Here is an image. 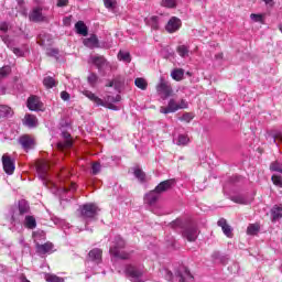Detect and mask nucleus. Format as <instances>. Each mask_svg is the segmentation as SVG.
I'll list each match as a JSON object with an SVG mask.
<instances>
[{"label": "nucleus", "instance_id": "6e6552de", "mask_svg": "<svg viewBox=\"0 0 282 282\" xmlns=\"http://www.w3.org/2000/svg\"><path fill=\"white\" fill-rule=\"evenodd\" d=\"M82 215L86 219H94L98 215V206L96 204H86L82 207Z\"/></svg>", "mask_w": 282, "mask_h": 282}, {"label": "nucleus", "instance_id": "052dcab7", "mask_svg": "<svg viewBox=\"0 0 282 282\" xmlns=\"http://www.w3.org/2000/svg\"><path fill=\"white\" fill-rule=\"evenodd\" d=\"M2 41L6 43V45H8V47H10V44H8V37L2 36Z\"/></svg>", "mask_w": 282, "mask_h": 282}, {"label": "nucleus", "instance_id": "0e129e2a", "mask_svg": "<svg viewBox=\"0 0 282 282\" xmlns=\"http://www.w3.org/2000/svg\"><path fill=\"white\" fill-rule=\"evenodd\" d=\"M262 1H264V3H272V1H274V0H262Z\"/></svg>", "mask_w": 282, "mask_h": 282}, {"label": "nucleus", "instance_id": "4be33fe9", "mask_svg": "<svg viewBox=\"0 0 282 282\" xmlns=\"http://www.w3.org/2000/svg\"><path fill=\"white\" fill-rule=\"evenodd\" d=\"M282 218V204L274 205L271 209L272 221H279Z\"/></svg>", "mask_w": 282, "mask_h": 282}, {"label": "nucleus", "instance_id": "72a5a7b5", "mask_svg": "<svg viewBox=\"0 0 282 282\" xmlns=\"http://www.w3.org/2000/svg\"><path fill=\"white\" fill-rule=\"evenodd\" d=\"M176 52L181 56V58H186V56H188V52H191V50L186 45H180V46H177Z\"/></svg>", "mask_w": 282, "mask_h": 282}, {"label": "nucleus", "instance_id": "c756f323", "mask_svg": "<svg viewBox=\"0 0 282 282\" xmlns=\"http://www.w3.org/2000/svg\"><path fill=\"white\" fill-rule=\"evenodd\" d=\"M18 208L20 215H26V213H30V204H28L25 199L19 202Z\"/></svg>", "mask_w": 282, "mask_h": 282}, {"label": "nucleus", "instance_id": "473e14b6", "mask_svg": "<svg viewBox=\"0 0 282 282\" xmlns=\"http://www.w3.org/2000/svg\"><path fill=\"white\" fill-rule=\"evenodd\" d=\"M161 7L170 10L177 8V0H161Z\"/></svg>", "mask_w": 282, "mask_h": 282}, {"label": "nucleus", "instance_id": "e2e57ef3", "mask_svg": "<svg viewBox=\"0 0 282 282\" xmlns=\"http://www.w3.org/2000/svg\"><path fill=\"white\" fill-rule=\"evenodd\" d=\"M64 23H65V25H67V23H69V18H65Z\"/></svg>", "mask_w": 282, "mask_h": 282}, {"label": "nucleus", "instance_id": "49530a36", "mask_svg": "<svg viewBox=\"0 0 282 282\" xmlns=\"http://www.w3.org/2000/svg\"><path fill=\"white\" fill-rule=\"evenodd\" d=\"M271 180H272L274 186H279L280 188H282V177H281V176H279V175H273V176L271 177Z\"/></svg>", "mask_w": 282, "mask_h": 282}, {"label": "nucleus", "instance_id": "ea45409f", "mask_svg": "<svg viewBox=\"0 0 282 282\" xmlns=\"http://www.w3.org/2000/svg\"><path fill=\"white\" fill-rule=\"evenodd\" d=\"M104 6L108 10H116V6H118V2L116 0H104Z\"/></svg>", "mask_w": 282, "mask_h": 282}, {"label": "nucleus", "instance_id": "aec40b11", "mask_svg": "<svg viewBox=\"0 0 282 282\" xmlns=\"http://www.w3.org/2000/svg\"><path fill=\"white\" fill-rule=\"evenodd\" d=\"M84 45L89 47V50H94L95 47H99L98 36L90 35V37L84 39Z\"/></svg>", "mask_w": 282, "mask_h": 282}, {"label": "nucleus", "instance_id": "c9c22d12", "mask_svg": "<svg viewBox=\"0 0 282 282\" xmlns=\"http://www.w3.org/2000/svg\"><path fill=\"white\" fill-rule=\"evenodd\" d=\"M12 72V68L10 66H3L0 68V82L3 80V78H8L10 76V73Z\"/></svg>", "mask_w": 282, "mask_h": 282}, {"label": "nucleus", "instance_id": "f03ea898", "mask_svg": "<svg viewBox=\"0 0 282 282\" xmlns=\"http://www.w3.org/2000/svg\"><path fill=\"white\" fill-rule=\"evenodd\" d=\"M126 246L127 242H124V239L120 236H116L112 246L109 249V253L111 257H115V259H122L123 261H127L128 259H131V253L122 251Z\"/></svg>", "mask_w": 282, "mask_h": 282}, {"label": "nucleus", "instance_id": "13d9d810", "mask_svg": "<svg viewBox=\"0 0 282 282\" xmlns=\"http://www.w3.org/2000/svg\"><path fill=\"white\" fill-rule=\"evenodd\" d=\"M46 35H40V45H45V39H43Z\"/></svg>", "mask_w": 282, "mask_h": 282}, {"label": "nucleus", "instance_id": "bf43d9fd", "mask_svg": "<svg viewBox=\"0 0 282 282\" xmlns=\"http://www.w3.org/2000/svg\"><path fill=\"white\" fill-rule=\"evenodd\" d=\"M20 280L21 282H31L24 274L21 275Z\"/></svg>", "mask_w": 282, "mask_h": 282}, {"label": "nucleus", "instance_id": "f8f14e48", "mask_svg": "<svg viewBox=\"0 0 282 282\" xmlns=\"http://www.w3.org/2000/svg\"><path fill=\"white\" fill-rule=\"evenodd\" d=\"M2 164H3V170L7 173V175H12V173H14V160H12V158H10V155L3 154Z\"/></svg>", "mask_w": 282, "mask_h": 282}, {"label": "nucleus", "instance_id": "3c124183", "mask_svg": "<svg viewBox=\"0 0 282 282\" xmlns=\"http://www.w3.org/2000/svg\"><path fill=\"white\" fill-rule=\"evenodd\" d=\"M58 8H65L69 6V0H57Z\"/></svg>", "mask_w": 282, "mask_h": 282}, {"label": "nucleus", "instance_id": "2eb2a0df", "mask_svg": "<svg viewBox=\"0 0 282 282\" xmlns=\"http://www.w3.org/2000/svg\"><path fill=\"white\" fill-rule=\"evenodd\" d=\"M126 273L131 276V279H140V276L144 274V270L129 264L126 267Z\"/></svg>", "mask_w": 282, "mask_h": 282}, {"label": "nucleus", "instance_id": "39448f33", "mask_svg": "<svg viewBox=\"0 0 282 282\" xmlns=\"http://www.w3.org/2000/svg\"><path fill=\"white\" fill-rule=\"evenodd\" d=\"M37 175L45 186L50 183V161L41 160L36 163Z\"/></svg>", "mask_w": 282, "mask_h": 282}, {"label": "nucleus", "instance_id": "bb28decb", "mask_svg": "<svg viewBox=\"0 0 282 282\" xmlns=\"http://www.w3.org/2000/svg\"><path fill=\"white\" fill-rule=\"evenodd\" d=\"M171 76L173 80H176L177 83H180V80H184V68H174L171 72Z\"/></svg>", "mask_w": 282, "mask_h": 282}, {"label": "nucleus", "instance_id": "e433bc0d", "mask_svg": "<svg viewBox=\"0 0 282 282\" xmlns=\"http://www.w3.org/2000/svg\"><path fill=\"white\" fill-rule=\"evenodd\" d=\"M191 142V138H188L186 134H180L177 139L178 147H186Z\"/></svg>", "mask_w": 282, "mask_h": 282}, {"label": "nucleus", "instance_id": "338daca9", "mask_svg": "<svg viewBox=\"0 0 282 282\" xmlns=\"http://www.w3.org/2000/svg\"><path fill=\"white\" fill-rule=\"evenodd\" d=\"M53 54H58V50H53Z\"/></svg>", "mask_w": 282, "mask_h": 282}, {"label": "nucleus", "instance_id": "58836bf2", "mask_svg": "<svg viewBox=\"0 0 282 282\" xmlns=\"http://www.w3.org/2000/svg\"><path fill=\"white\" fill-rule=\"evenodd\" d=\"M45 281L47 282H65V280L58 275L55 274H46Z\"/></svg>", "mask_w": 282, "mask_h": 282}, {"label": "nucleus", "instance_id": "864d4df0", "mask_svg": "<svg viewBox=\"0 0 282 282\" xmlns=\"http://www.w3.org/2000/svg\"><path fill=\"white\" fill-rule=\"evenodd\" d=\"M8 28L7 22L0 23V32H8Z\"/></svg>", "mask_w": 282, "mask_h": 282}, {"label": "nucleus", "instance_id": "6ab92c4d", "mask_svg": "<svg viewBox=\"0 0 282 282\" xmlns=\"http://www.w3.org/2000/svg\"><path fill=\"white\" fill-rule=\"evenodd\" d=\"M88 257L90 261H95V263H100V261H102V250L95 248L89 251Z\"/></svg>", "mask_w": 282, "mask_h": 282}, {"label": "nucleus", "instance_id": "4c0bfd02", "mask_svg": "<svg viewBox=\"0 0 282 282\" xmlns=\"http://www.w3.org/2000/svg\"><path fill=\"white\" fill-rule=\"evenodd\" d=\"M231 200L235 202V204H243V205L250 204V200H248L246 196H241V195L232 196Z\"/></svg>", "mask_w": 282, "mask_h": 282}, {"label": "nucleus", "instance_id": "5701e85b", "mask_svg": "<svg viewBox=\"0 0 282 282\" xmlns=\"http://www.w3.org/2000/svg\"><path fill=\"white\" fill-rule=\"evenodd\" d=\"M144 22L147 23V25H149L153 30H160V18L158 15L145 18Z\"/></svg>", "mask_w": 282, "mask_h": 282}, {"label": "nucleus", "instance_id": "9b49d317", "mask_svg": "<svg viewBox=\"0 0 282 282\" xmlns=\"http://www.w3.org/2000/svg\"><path fill=\"white\" fill-rule=\"evenodd\" d=\"M199 235V230L195 226H188L183 230V237L187 239V241H196Z\"/></svg>", "mask_w": 282, "mask_h": 282}, {"label": "nucleus", "instance_id": "9d476101", "mask_svg": "<svg viewBox=\"0 0 282 282\" xmlns=\"http://www.w3.org/2000/svg\"><path fill=\"white\" fill-rule=\"evenodd\" d=\"M19 144H21L24 151H30V149H34V145L36 144V142L34 141L32 135L24 134L19 138Z\"/></svg>", "mask_w": 282, "mask_h": 282}, {"label": "nucleus", "instance_id": "c03bdc74", "mask_svg": "<svg viewBox=\"0 0 282 282\" xmlns=\"http://www.w3.org/2000/svg\"><path fill=\"white\" fill-rule=\"evenodd\" d=\"M70 175H72V174L67 171V169H63V170H61V172H59V174H58V178H59L61 181H63V180H69Z\"/></svg>", "mask_w": 282, "mask_h": 282}, {"label": "nucleus", "instance_id": "0eeeda50", "mask_svg": "<svg viewBox=\"0 0 282 282\" xmlns=\"http://www.w3.org/2000/svg\"><path fill=\"white\" fill-rule=\"evenodd\" d=\"M62 135L64 140L57 143V149L64 153V155H67V151H70L72 147H74V140L72 139V134H69V132H63Z\"/></svg>", "mask_w": 282, "mask_h": 282}, {"label": "nucleus", "instance_id": "c85d7f7f", "mask_svg": "<svg viewBox=\"0 0 282 282\" xmlns=\"http://www.w3.org/2000/svg\"><path fill=\"white\" fill-rule=\"evenodd\" d=\"M37 122L39 120L36 119V116L25 115L24 124H26V127H36Z\"/></svg>", "mask_w": 282, "mask_h": 282}, {"label": "nucleus", "instance_id": "de8ad7c7", "mask_svg": "<svg viewBox=\"0 0 282 282\" xmlns=\"http://www.w3.org/2000/svg\"><path fill=\"white\" fill-rule=\"evenodd\" d=\"M100 169H101L100 163L98 162L93 163L91 165L93 175H98V173H100Z\"/></svg>", "mask_w": 282, "mask_h": 282}, {"label": "nucleus", "instance_id": "680f3d73", "mask_svg": "<svg viewBox=\"0 0 282 282\" xmlns=\"http://www.w3.org/2000/svg\"><path fill=\"white\" fill-rule=\"evenodd\" d=\"M19 6H24L25 2L23 0H18Z\"/></svg>", "mask_w": 282, "mask_h": 282}, {"label": "nucleus", "instance_id": "f257e3e1", "mask_svg": "<svg viewBox=\"0 0 282 282\" xmlns=\"http://www.w3.org/2000/svg\"><path fill=\"white\" fill-rule=\"evenodd\" d=\"M84 96L86 98H89L91 102L97 105V107H106V109H112V111H118V108L113 102H120L122 97L120 95H116L115 97L111 95H108L105 97V99H101L100 97L96 96V94L91 93V90H85Z\"/></svg>", "mask_w": 282, "mask_h": 282}, {"label": "nucleus", "instance_id": "5fc2aeb1", "mask_svg": "<svg viewBox=\"0 0 282 282\" xmlns=\"http://www.w3.org/2000/svg\"><path fill=\"white\" fill-rule=\"evenodd\" d=\"M13 54H15V56H23V51L20 48H13Z\"/></svg>", "mask_w": 282, "mask_h": 282}, {"label": "nucleus", "instance_id": "1a4fd4ad", "mask_svg": "<svg viewBox=\"0 0 282 282\" xmlns=\"http://www.w3.org/2000/svg\"><path fill=\"white\" fill-rule=\"evenodd\" d=\"M181 28H182V20H180V18H177V17H172L169 20V22L165 26V30L170 34H173L174 32H177V30H180Z\"/></svg>", "mask_w": 282, "mask_h": 282}, {"label": "nucleus", "instance_id": "603ef678", "mask_svg": "<svg viewBox=\"0 0 282 282\" xmlns=\"http://www.w3.org/2000/svg\"><path fill=\"white\" fill-rule=\"evenodd\" d=\"M61 98H62V100H69V98H70V96H69V93H67V91H62L61 93Z\"/></svg>", "mask_w": 282, "mask_h": 282}, {"label": "nucleus", "instance_id": "393cba45", "mask_svg": "<svg viewBox=\"0 0 282 282\" xmlns=\"http://www.w3.org/2000/svg\"><path fill=\"white\" fill-rule=\"evenodd\" d=\"M260 230H261V225L259 223L250 224L247 227V235L254 237V235H259Z\"/></svg>", "mask_w": 282, "mask_h": 282}, {"label": "nucleus", "instance_id": "09e8293b", "mask_svg": "<svg viewBox=\"0 0 282 282\" xmlns=\"http://www.w3.org/2000/svg\"><path fill=\"white\" fill-rule=\"evenodd\" d=\"M193 113L191 112H185L182 117L181 120H183L184 122H191V120H193Z\"/></svg>", "mask_w": 282, "mask_h": 282}, {"label": "nucleus", "instance_id": "f704fd0d", "mask_svg": "<svg viewBox=\"0 0 282 282\" xmlns=\"http://www.w3.org/2000/svg\"><path fill=\"white\" fill-rule=\"evenodd\" d=\"M119 61H122L123 63H131V54L129 52L120 51L118 53Z\"/></svg>", "mask_w": 282, "mask_h": 282}, {"label": "nucleus", "instance_id": "a211bd4d", "mask_svg": "<svg viewBox=\"0 0 282 282\" xmlns=\"http://www.w3.org/2000/svg\"><path fill=\"white\" fill-rule=\"evenodd\" d=\"M36 250L39 254H47L54 250V245L52 242H46L44 245L36 243Z\"/></svg>", "mask_w": 282, "mask_h": 282}, {"label": "nucleus", "instance_id": "412c9836", "mask_svg": "<svg viewBox=\"0 0 282 282\" xmlns=\"http://www.w3.org/2000/svg\"><path fill=\"white\" fill-rule=\"evenodd\" d=\"M158 199H160V194L155 189L147 194L144 197L145 204H149L150 206H153Z\"/></svg>", "mask_w": 282, "mask_h": 282}, {"label": "nucleus", "instance_id": "7ed1b4c3", "mask_svg": "<svg viewBox=\"0 0 282 282\" xmlns=\"http://www.w3.org/2000/svg\"><path fill=\"white\" fill-rule=\"evenodd\" d=\"M180 109H188V101L186 99H181L180 101L174 98L170 99L167 107L161 106V113H175V111H180Z\"/></svg>", "mask_w": 282, "mask_h": 282}, {"label": "nucleus", "instance_id": "f3484780", "mask_svg": "<svg viewBox=\"0 0 282 282\" xmlns=\"http://www.w3.org/2000/svg\"><path fill=\"white\" fill-rule=\"evenodd\" d=\"M173 184H175V180L163 181L155 187L154 191L160 195V193H165V191H169Z\"/></svg>", "mask_w": 282, "mask_h": 282}, {"label": "nucleus", "instance_id": "a878e982", "mask_svg": "<svg viewBox=\"0 0 282 282\" xmlns=\"http://www.w3.org/2000/svg\"><path fill=\"white\" fill-rule=\"evenodd\" d=\"M14 115V111H12V108L10 106L0 105V118H10Z\"/></svg>", "mask_w": 282, "mask_h": 282}, {"label": "nucleus", "instance_id": "7c9ffc66", "mask_svg": "<svg viewBox=\"0 0 282 282\" xmlns=\"http://www.w3.org/2000/svg\"><path fill=\"white\" fill-rule=\"evenodd\" d=\"M134 85L135 87H138V89H141L142 91H145L147 87H149V83H147V79L142 77L135 78Z\"/></svg>", "mask_w": 282, "mask_h": 282}, {"label": "nucleus", "instance_id": "2f4dec72", "mask_svg": "<svg viewBox=\"0 0 282 282\" xmlns=\"http://www.w3.org/2000/svg\"><path fill=\"white\" fill-rule=\"evenodd\" d=\"M43 85L44 87H46V89H52L53 87H56V85H58V82H56V79H54L53 77H45L43 79Z\"/></svg>", "mask_w": 282, "mask_h": 282}, {"label": "nucleus", "instance_id": "69168bd1", "mask_svg": "<svg viewBox=\"0 0 282 282\" xmlns=\"http://www.w3.org/2000/svg\"><path fill=\"white\" fill-rule=\"evenodd\" d=\"M22 14H28V10L24 9V10L22 11Z\"/></svg>", "mask_w": 282, "mask_h": 282}, {"label": "nucleus", "instance_id": "4468645a", "mask_svg": "<svg viewBox=\"0 0 282 282\" xmlns=\"http://www.w3.org/2000/svg\"><path fill=\"white\" fill-rule=\"evenodd\" d=\"M28 108L31 111H39V110L43 109V102H41V99H39V97L31 96L28 99Z\"/></svg>", "mask_w": 282, "mask_h": 282}, {"label": "nucleus", "instance_id": "cd10ccee", "mask_svg": "<svg viewBox=\"0 0 282 282\" xmlns=\"http://www.w3.org/2000/svg\"><path fill=\"white\" fill-rule=\"evenodd\" d=\"M24 226L29 230H34V228H36V218H34V216H25Z\"/></svg>", "mask_w": 282, "mask_h": 282}, {"label": "nucleus", "instance_id": "20e7f679", "mask_svg": "<svg viewBox=\"0 0 282 282\" xmlns=\"http://www.w3.org/2000/svg\"><path fill=\"white\" fill-rule=\"evenodd\" d=\"M89 63H91L93 65H96L99 74H102V75H105L107 69H111V64H109V62H107L105 56L93 55L89 58Z\"/></svg>", "mask_w": 282, "mask_h": 282}, {"label": "nucleus", "instance_id": "423d86ee", "mask_svg": "<svg viewBox=\"0 0 282 282\" xmlns=\"http://www.w3.org/2000/svg\"><path fill=\"white\" fill-rule=\"evenodd\" d=\"M156 91L159 96H162L163 100H166V98L173 96V87L171 86V83L164 79V77L160 78V83L156 85Z\"/></svg>", "mask_w": 282, "mask_h": 282}, {"label": "nucleus", "instance_id": "8fccbe9b", "mask_svg": "<svg viewBox=\"0 0 282 282\" xmlns=\"http://www.w3.org/2000/svg\"><path fill=\"white\" fill-rule=\"evenodd\" d=\"M273 139L275 144H282V132H276L273 134Z\"/></svg>", "mask_w": 282, "mask_h": 282}, {"label": "nucleus", "instance_id": "6e6d98bb", "mask_svg": "<svg viewBox=\"0 0 282 282\" xmlns=\"http://www.w3.org/2000/svg\"><path fill=\"white\" fill-rule=\"evenodd\" d=\"M118 87V79H113L112 82H110L108 85H106V87Z\"/></svg>", "mask_w": 282, "mask_h": 282}, {"label": "nucleus", "instance_id": "ddd939ff", "mask_svg": "<svg viewBox=\"0 0 282 282\" xmlns=\"http://www.w3.org/2000/svg\"><path fill=\"white\" fill-rule=\"evenodd\" d=\"M29 19L34 23H41V21H45V17L43 15V9L41 7L34 8L29 14Z\"/></svg>", "mask_w": 282, "mask_h": 282}, {"label": "nucleus", "instance_id": "37998d69", "mask_svg": "<svg viewBox=\"0 0 282 282\" xmlns=\"http://www.w3.org/2000/svg\"><path fill=\"white\" fill-rule=\"evenodd\" d=\"M250 19L254 23H263V14L251 13Z\"/></svg>", "mask_w": 282, "mask_h": 282}, {"label": "nucleus", "instance_id": "a18cd8bd", "mask_svg": "<svg viewBox=\"0 0 282 282\" xmlns=\"http://www.w3.org/2000/svg\"><path fill=\"white\" fill-rule=\"evenodd\" d=\"M186 281H193V274H191V271L185 270V275H182L180 279V282H186Z\"/></svg>", "mask_w": 282, "mask_h": 282}, {"label": "nucleus", "instance_id": "a19ab883", "mask_svg": "<svg viewBox=\"0 0 282 282\" xmlns=\"http://www.w3.org/2000/svg\"><path fill=\"white\" fill-rule=\"evenodd\" d=\"M134 176L140 180V182H145L147 174L141 169L134 170Z\"/></svg>", "mask_w": 282, "mask_h": 282}, {"label": "nucleus", "instance_id": "4d7b16f0", "mask_svg": "<svg viewBox=\"0 0 282 282\" xmlns=\"http://www.w3.org/2000/svg\"><path fill=\"white\" fill-rule=\"evenodd\" d=\"M77 186L76 183H70L69 187L66 188V191H72L74 193V191H76Z\"/></svg>", "mask_w": 282, "mask_h": 282}, {"label": "nucleus", "instance_id": "dca6fc26", "mask_svg": "<svg viewBox=\"0 0 282 282\" xmlns=\"http://www.w3.org/2000/svg\"><path fill=\"white\" fill-rule=\"evenodd\" d=\"M218 226L221 228L224 235H226V237H228L229 239H232L234 234H232V227H230V225H228V221L225 218H220L218 220Z\"/></svg>", "mask_w": 282, "mask_h": 282}, {"label": "nucleus", "instance_id": "b1692460", "mask_svg": "<svg viewBox=\"0 0 282 282\" xmlns=\"http://www.w3.org/2000/svg\"><path fill=\"white\" fill-rule=\"evenodd\" d=\"M75 30L80 36H87L89 34V29H87V24L83 21H78L75 24Z\"/></svg>", "mask_w": 282, "mask_h": 282}, {"label": "nucleus", "instance_id": "79ce46f5", "mask_svg": "<svg viewBox=\"0 0 282 282\" xmlns=\"http://www.w3.org/2000/svg\"><path fill=\"white\" fill-rule=\"evenodd\" d=\"M88 83L90 87H96V83H98V75H96V73H91L88 76Z\"/></svg>", "mask_w": 282, "mask_h": 282}]
</instances>
